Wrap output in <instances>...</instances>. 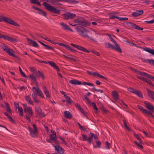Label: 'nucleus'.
<instances>
[{"label":"nucleus","mask_w":154,"mask_h":154,"mask_svg":"<svg viewBox=\"0 0 154 154\" xmlns=\"http://www.w3.org/2000/svg\"><path fill=\"white\" fill-rule=\"evenodd\" d=\"M76 29L78 33L81 36L84 37H87L94 42H97V41L95 39L92 37H90L88 35V33L89 32V31L87 30L86 29L80 28L77 27H76Z\"/></svg>","instance_id":"nucleus-1"},{"label":"nucleus","mask_w":154,"mask_h":154,"mask_svg":"<svg viewBox=\"0 0 154 154\" xmlns=\"http://www.w3.org/2000/svg\"><path fill=\"white\" fill-rule=\"evenodd\" d=\"M43 5L45 8L48 11L56 14H60V11L59 9L55 8L54 6L47 2H44Z\"/></svg>","instance_id":"nucleus-2"},{"label":"nucleus","mask_w":154,"mask_h":154,"mask_svg":"<svg viewBox=\"0 0 154 154\" xmlns=\"http://www.w3.org/2000/svg\"><path fill=\"white\" fill-rule=\"evenodd\" d=\"M74 22L78 23L79 25H81V27L83 26H88L91 24V23L86 20L82 17H80L74 20Z\"/></svg>","instance_id":"nucleus-3"},{"label":"nucleus","mask_w":154,"mask_h":154,"mask_svg":"<svg viewBox=\"0 0 154 154\" xmlns=\"http://www.w3.org/2000/svg\"><path fill=\"white\" fill-rule=\"evenodd\" d=\"M2 21L9 23L15 26H20V25L15 21L12 20L9 18L5 17L3 15L0 16V22Z\"/></svg>","instance_id":"nucleus-4"},{"label":"nucleus","mask_w":154,"mask_h":154,"mask_svg":"<svg viewBox=\"0 0 154 154\" xmlns=\"http://www.w3.org/2000/svg\"><path fill=\"white\" fill-rule=\"evenodd\" d=\"M2 48L10 56H12L14 57L15 58L18 60L20 59L18 57L16 56L14 53V51L13 49L8 48L7 46L4 45L2 46Z\"/></svg>","instance_id":"nucleus-5"},{"label":"nucleus","mask_w":154,"mask_h":154,"mask_svg":"<svg viewBox=\"0 0 154 154\" xmlns=\"http://www.w3.org/2000/svg\"><path fill=\"white\" fill-rule=\"evenodd\" d=\"M63 18L66 20L73 19L76 17V14L70 12H66L62 15Z\"/></svg>","instance_id":"nucleus-6"},{"label":"nucleus","mask_w":154,"mask_h":154,"mask_svg":"<svg viewBox=\"0 0 154 154\" xmlns=\"http://www.w3.org/2000/svg\"><path fill=\"white\" fill-rule=\"evenodd\" d=\"M0 38H2L5 40H7L11 42H16L17 40V39L7 35H2L0 33Z\"/></svg>","instance_id":"nucleus-7"},{"label":"nucleus","mask_w":154,"mask_h":154,"mask_svg":"<svg viewBox=\"0 0 154 154\" xmlns=\"http://www.w3.org/2000/svg\"><path fill=\"white\" fill-rule=\"evenodd\" d=\"M137 107L138 109L143 113L149 115L151 116L153 118H154V116L150 111L146 109H144L143 107L141 106L140 105L138 104L137 105Z\"/></svg>","instance_id":"nucleus-8"},{"label":"nucleus","mask_w":154,"mask_h":154,"mask_svg":"<svg viewBox=\"0 0 154 154\" xmlns=\"http://www.w3.org/2000/svg\"><path fill=\"white\" fill-rule=\"evenodd\" d=\"M59 144H56V145H55L53 143H52V145L54 147L55 150L59 154H63L64 152V149L59 146Z\"/></svg>","instance_id":"nucleus-9"},{"label":"nucleus","mask_w":154,"mask_h":154,"mask_svg":"<svg viewBox=\"0 0 154 154\" xmlns=\"http://www.w3.org/2000/svg\"><path fill=\"white\" fill-rule=\"evenodd\" d=\"M106 45H107V47L108 48H110L112 49H115L120 53H121L122 52V50L119 45L118 46L115 45L116 47H115L113 45H111L109 43H106Z\"/></svg>","instance_id":"nucleus-10"},{"label":"nucleus","mask_w":154,"mask_h":154,"mask_svg":"<svg viewBox=\"0 0 154 154\" xmlns=\"http://www.w3.org/2000/svg\"><path fill=\"white\" fill-rule=\"evenodd\" d=\"M144 104L146 105V107L151 112H154V108L153 105L148 101H145Z\"/></svg>","instance_id":"nucleus-11"},{"label":"nucleus","mask_w":154,"mask_h":154,"mask_svg":"<svg viewBox=\"0 0 154 154\" xmlns=\"http://www.w3.org/2000/svg\"><path fill=\"white\" fill-rule=\"evenodd\" d=\"M51 133H53L50 136V139L52 140H53L55 144H59V143L58 141L57 138L56 132H54L52 130H51Z\"/></svg>","instance_id":"nucleus-12"},{"label":"nucleus","mask_w":154,"mask_h":154,"mask_svg":"<svg viewBox=\"0 0 154 154\" xmlns=\"http://www.w3.org/2000/svg\"><path fill=\"white\" fill-rule=\"evenodd\" d=\"M137 73L141 75H144L153 81L154 80V77L145 72H142L140 71H137Z\"/></svg>","instance_id":"nucleus-13"},{"label":"nucleus","mask_w":154,"mask_h":154,"mask_svg":"<svg viewBox=\"0 0 154 154\" xmlns=\"http://www.w3.org/2000/svg\"><path fill=\"white\" fill-rule=\"evenodd\" d=\"M35 112H37L39 115V116L41 117H43L45 116V115L44 114L41 108L40 107H36L35 108Z\"/></svg>","instance_id":"nucleus-14"},{"label":"nucleus","mask_w":154,"mask_h":154,"mask_svg":"<svg viewBox=\"0 0 154 154\" xmlns=\"http://www.w3.org/2000/svg\"><path fill=\"white\" fill-rule=\"evenodd\" d=\"M89 135L90 136L89 137L88 140H89V141L90 142V144L91 143L93 144V142L92 140V138H93L95 140H97V139H98V137L97 136L95 135L94 134L92 133H90Z\"/></svg>","instance_id":"nucleus-15"},{"label":"nucleus","mask_w":154,"mask_h":154,"mask_svg":"<svg viewBox=\"0 0 154 154\" xmlns=\"http://www.w3.org/2000/svg\"><path fill=\"white\" fill-rule=\"evenodd\" d=\"M143 11L142 10H137L132 13V16L134 17H136L143 14Z\"/></svg>","instance_id":"nucleus-16"},{"label":"nucleus","mask_w":154,"mask_h":154,"mask_svg":"<svg viewBox=\"0 0 154 154\" xmlns=\"http://www.w3.org/2000/svg\"><path fill=\"white\" fill-rule=\"evenodd\" d=\"M60 25L62 27V29L65 30H68L72 32H73V31L72 30L69 26L64 23L61 22L60 23Z\"/></svg>","instance_id":"nucleus-17"},{"label":"nucleus","mask_w":154,"mask_h":154,"mask_svg":"<svg viewBox=\"0 0 154 154\" xmlns=\"http://www.w3.org/2000/svg\"><path fill=\"white\" fill-rule=\"evenodd\" d=\"M48 63L54 68L57 71H59L60 69L59 67L54 62L52 61H48Z\"/></svg>","instance_id":"nucleus-18"},{"label":"nucleus","mask_w":154,"mask_h":154,"mask_svg":"<svg viewBox=\"0 0 154 154\" xmlns=\"http://www.w3.org/2000/svg\"><path fill=\"white\" fill-rule=\"evenodd\" d=\"M27 39L28 41L29 42V44H32V45L33 47L36 48H38L39 47L38 44L35 41L31 40L30 39L28 38H27Z\"/></svg>","instance_id":"nucleus-19"},{"label":"nucleus","mask_w":154,"mask_h":154,"mask_svg":"<svg viewBox=\"0 0 154 154\" xmlns=\"http://www.w3.org/2000/svg\"><path fill=\"white\" fill-rule=\"evenodd\" d=\"M143 50L154 56V49L149 48L145 47L143 48Z\"/></svg>","instance_id":"nucleus-20"},{"label":"nucleus","mask_w":154,"mask_h":154,"mask_svg":"<svg viewBox=\"0 0 154 154\" xmlns=\"http://www.w3.org/2000/svg\"><path fill=\"white\" fill-rule=\"evenodd\" d=\"M36 87L37 88L36 89V92L38 96H40L42 98H44V96L41 90L39 89L38 86H36Z\"/></svg>","instance_id":"nucleus-21"},{"label":"nucleus","mask_w":154,"mask_h":154,"mask_svg":"<svg viewBox=\"0 0 154 154\" xmlns=\"http://www.w3.org/2000/svg\"><path fill=\"white\" fill-rule=\"evenodd\" d=\"M69 82L73 85H81L82 82H81L79 81L76 79H73L70 80L69 81Z\"/></svg>","instance_id":"nucleus-22"},{"label":"nucleus","mask_w":154,"mask_h":154,"mask_svg":"<svg viewBox=\"0 0 154 154\" xmlns=\"http://www.w3.org/2000/svg\"><path fill=\"white\" fill-rule=\"evenodd\" d=\"M64 114L65 117L68 119H71L72 116V114L69 111H65L64 112Z\"/></svg>","instance_id":"nucleus-23"},{"label":"nucleus","mask_w":154,"mask_h":154,"mask_svg":"<svg viewBox=\"0 0 154 154\" xmlns=\"http://www.w3.org/2000/svg\"><path fill=\"white\" fill-rule=\"evenodd\" d=\"M126 24L130 28L136 29L137 25L131 22H127Z\"/></svg>","instance_id":"nucleus-24"},{"label":"nucleus","mask_w":154,"mask_h":154,"mask_svg":"<svg viewBox=\"0 0 154 154\" xmlns=\"http://www.w3.org/2000/svg\"><path fill=\"white\" fill-rule=\"evenodd\" d=\"M38 42L40 43L41 45H42L45 47V48L46 49H48V50H52L53 51H55L54 49L52 47H50V46H49L48 45H46L44 43H43L40 41H38Z\"/></svg>","instance_id":"nucleus-25"},{"label":"nucleus","mask_w":154,"mask_h":154,"mask_svg":"<svg viewBox=\"0 0 154 154\" xmlns=\"http://www.w3.org/2000/svg\"><path fill=\"white\" fill-rule=\"evenodd\" d=\"M112 96L113 98L116 100H119V94L116 91H113L112 92Z\"/></svg>","instance_id":"nucleus-26"},{"label":"nucleus","mask_w":154,"mask_h":154,"mask_svg":"<svg viewBox=\"0 0 154 154\" xmlns=\"http://www.w3.org/2000/svg\"><path fill=\"white\" fill-rule=\"evenodd\" d=\"M30 136L33 137H37L36 134L38 133L37 130H32L30 132Z\"/></svg>","instance_id":"nucleus-27"},{"label":"nucleus","mask_w":154,"mask_h":154,"mask_svg":"<svg viewBox=\"0 0 154 154\" xmlns=\"http://www.w3.org/2000/svg\"><path fill=\"white\" fill-rule=\"evenodd\" d=\"M29 77L31 80L34 82L36 85V86H38V83L37 81L36 77L34 76L33 74L29 75Z\"/></svg>","instance_id":"nucleus-28"},{"label":"nucleus","mask_w":154,"mask_h":154,"mask_svg":"<svg viewBox=\"0 0 154 154\" xmlns=\"http://www.w3.org/2000/svg\"><path fill=\"white\" fill-rule=\"evenodd\" d=\"M95 142L96 143V145L93 144V147L94 148H100L101 147V142L98 140H96L95 141Z\"/></svg>","instance_id":"nucleus-29"},{"label":"nucleus","mask_w":154,"mask_h":154,"mask_svg":"<svg viewBox=\"0 0 154 154\" xmlns=\"http://www.w3.org/2000/svg\"><path fill=\"white\" fill-rule=\"evenodd\" d=\"M25 99L26 101L29 104H33V101L31 100L29 95L25 96Z\"/></svg>","instance_id":"nucleus-30"},{"label":"nucleus","mask_w":154,"mask_h":154,"mask_svg":"<svg viewBox=\"0 0 154 154\" xmlns=\"http://www.w3.org/2000/svg\"><path fill=\"white\" fill-rule=\"evenodd\" d=\"M76 48L78 50H81L85 52L89 53L90 52L88 50L85 48L79 45H78L77 47Z\"/></svg>","instance_id":"nucleus-31"},{"label":"nucleus","mask_w":154,"mask_h":154,"mask_svg":"<svg viewBox=\"0 0 154 154\" xmlns=\"http://www.w3.org/2000/svg\"><path fill=\"white\" fill-rule=\"evenodd\" d=\"M146 89L147 93L149 97L151 99H152L154 97V92L153 91H152L149 90L147 88Z\"/></svg>","instance_id":"nucleus-32"},{"label":"nucleus","mask_w":154,"mask_h":154,"mask_svg":"<svg viewBox=\"0 0 154 154\" xmlns=\"http://www.w3.org/2000/svg\"><path fill=\"white\" fill-rule=\"evenodd\" d=\"M25 112H28L29 115L32 116L33 115V112L32 110V108L30 106H28L26 109V111H24Z\"/></svg>","instance_id":"nucleus-33"},{"label":"nucleus","mask_w":154,"mask_h":154,"mask_svg":"<svg viewBox=\"0 0 154 154\" xmlns=\"http://www.w3.org/2000/svg\"><path fill=\"white\" fill-rule=\"evenodd\" d=\"M43 89L46 97L48 98H50V95L49 92L47 89V88L45 86H43Z\"/></svg>","instance_id":"nucleus-34"},{"label":"nucleus","mask_w":154,"mask_h":154,"mask_svg":"<svg viewBox=\"0 0 154 154\" xmlns=\"http://www.w3.org/2000/svg\"><path fill=\"white\" fill-rule=\"evenodd\" d=\"M5 104L6 107V111L9 113H11V109L10 108V106L8 103L7 102H5Z\"/></svg>","instance_id":"nucleus-35"},{"label":"nucleus","mask_w":154,"mask_h":154,"mask_svg":"<svg viewBox=\"0 0 154 154\" xmlns=\"http://www.w3.org/2000/svg\"><path fill=\"white\" fill-rule=\"evenodd\" d=\"M32 98L33 99L35 102L38 103L39 102V100L38 99L36 94L34 93L33 94H32Z\"/></svg>","instance_id":"nucleus-36"},{"label":"nucleus","mask_w":154,"mask_h":154,"mask_svg":"<svg viewBox=\"0 0 154 154\" xmlns=\"http://www.w3.org/2000/svg\"><path fill=\"white\" fill-rule=\"evenodd\" d=\"M82 135L83 138L82 140L84 141H87L89 144H90V142L88 140L89 137L87 138V136L84 134H82Z\"/></svg>","instance_id":"nucleus-37"},{"label":"nucleus","mask_w":154,"mask_h":154,"mask_svg":"<svg viewBox=\"0 0 154 154\" xmlns=\"http://www.w3.org/2000/svg\"><path fill=\"white\" fill-rule=\"evenodd\" d=\"M107 35L109 37L111 41L113 42L115 45H116L117 46H118L119 45L117 44L116 41L109 34H107Z\"/></svg>","instance_id":"nucleus-38"},{"label":"nucleus","mask_w":154,"mask_h":154,"mask_svg":"<svg viewBox=\"0 0 154 154\" xmlns=\"http://www.w3.org/2000/svg\"><path fill=\"white\" fill-rule=\"evenodd\" d=\"M134 94L137 95L139 97H143V95L142 93L139 91H138L137 90H136L135 92H134Z\"/></svg>","instance_id":"nucleus-39"},{"label":"nucleus","mask_w":154,"mask_h":154,"mask_svg":"<svg viewBox=\"0 0 154 154\" xmlns=\"http://www.w3.org/2000/svg\"><path fill=\"white\" fill-rule=\"evenodd\" d=\"M65 98L66 100L67 103L70 104L72 102V100L69 96H67Z\"/></svg>","instance_id":"nucleus-40"},{"label":"nucleus","mask_w":154,"mask_h":154,"mask_svg":"<svg viewBox=\"0 0 154 154\" xmlns=\"http://www.w3.org/2000/svg\"><path fill=\"white\" fill-rule=\"evenodd\" d=\"M57 44L60 46H62L64 47L65 48H67V49L69 46L68 45H66L62 43H59L58 42H57Z\"/></svg>","instance_id":"nucleus-41"},{"label":"nucleus","mask_w":154,"mask_h":154,"mask_svg":"<svg viewBox=\"0 0 154 154\" xmlns=\"http://www.w3.org/2000/svg\"><path fill=\"white\" fill-rule=\"evenodd\" d=\"M38 72L39 73L38 78L41 77L43 80H44L45 77L42 72H40L39 70H38Z\"/></svg>","instance_id":"nucleus-42"},{"label":"nucleus","mask_w":154,"mask_h":154,"mask_svg":"<svg viewBox=\"0 0 154 154\" xmlns=\"http://www.w3.org/2000/svg\"><path fill=\"white\" fill-rule=\"evenodd\" d=\"M38 14H40L42 15L45 17H46L47 15V14L43 11L40 9V10L39 11Z\"/></svg>","instance_id":"nucleus-43"},{"label":"nucleus","mask_w":154,"mask_h":154,"mask_svg":"<svg viewBox=\"0 0 154 154\" xmlns=\"http://www.w3.org/2000/svg\"><path fill=\"white\" fill-rule=\"evenodd\" d=\"M105 142L106 143L105 148L107 149H109L110 148V143L107 141H106Z\"/></svg>","instance_id":"nucleus-44"},{"label":"nucleus","mask_w":154,"mask_h":154,"mask_svg":"<svg viewBox=\"0 0 154 154\" xmlns=\"http://www.w3.org/2000/svg\"><path fill=\"white\" fill-rule=\"evenodd\" d=\"M79 110L86 117H87V113L82 108H81L80 109H79Z\"/></svg>","instance_id":"nucleus-45"},{"label":"nucleus","mask_w":154,"mask_h":154,"mask_svg":"<svg viewBox=\"0 0 154 154\" xmlns=\"http://www.w3.org/2000/svg\"><path fill=\"white\" fill-rule=\"evenodd\" d=\"M19 70H20V73H21V74L23 75V76L25 78H26L27 77H26V75L25 74V73L23 72L22 70L21 69L20 66H19Z\"/></svg>","instance_id":"nucleus-46"},{"label":"nucleus","mask_w":154,"mask_h":154,"mask_svg":"<svg viewBox=\"0 0 154 154\" xmlns=\"http://www.w3.org/2000/svg\"><path fill=\"white\" fill-rule=\"evenodd\" d=\"M136 90V89L133 88L131 87H130L128 88V90L129 91V92L134 94V92H135Z\"/></svg>","instance_id":"nucleus-47"},{"label":"nucleus","mask_w":154,"mask_h":154,"mask_svg":"<svg viewBox=\"0 0 154 154\" xmlns=\"http://www.w3.org/2000/svg\"><path fill=\"white\" fill-rule=\"evenodd\" d=\"M146 82H145L147 83L149 85H151L152 87H154V85L152 83L151 81L148 80L147 79H146Z\"/></svg>","instance_id":"nucleus-48"},{"label":"nucleus","mask_w":154,"mask_h":154,"mask_svg":"<svg viewBox=\"0 0 154 154\" xmlns=\"http://www.w3.org/2000/svg\"><path fill=\"white\" fill-rule=\"evenodd\" d=\"M60 139L62 141V143H63V144L65 145L66 146H67V143L63 138L61 137H60Z\"/></svg>","instance_id":"nucleus-49"},{"label":"nucleus","mask_w":154,"mask_h":154,"mask_svg":"<svg viewBox=\"0 0 154 154\" xmlns=\"http://www.w3.org/2000/svg\"><path fill=\"white\" fill-rule=\"evenodd\" d=\"M63 56L64 57H65V58L69 59L70 60H73L74 61L76 62V61H77V60H76V59H74L73 58L70 57H67V56H66V55H64V54L63 55Z\"/></svg>","instance_id":"nucleus-50"},{"label":"nucleus","mask_w":154,"mask_h":154,"mask_svg":"<svg viewBox=\"0 0 154 154\" xmlns=\"http://www.w3.org/2000/svg\"><path fill=\"white\" fill-rule=\"evenodd\" d=\"M92 89L96 91L99 92L101 93H103V91L102 90L96 89L94 87L92 88Z\"/></svg>","instance_id":"nucleus-51"},{"label":"nucleus","mask_w":154,"mask_h":154,"mask_svg":"<svg viewBox=\"0 0 154 154\" xmlns=\"http://www.w3.org/2000/svg\"><path fill=\"white\" fill-rule=\"evenodd\" d=\"M78 124L79 126L80 129L81 130L84 131L85 130V129L84 128V127L82 126L79 122L78 123Z\"/></svg>","instance_id":"nucleus-52"},{"label":"nucleus","mask_w":154,"mask_h":154,"mask_svg":"<svg viewBox=\"0 0 154 154\" xmlns=\"http://www.w3.org/2000/svg\"><path fill=\"white\" fill-rule=\"evenodd\" d=\"M134 143L136 144V145L140 147L141 149H143V147L142 145L141 144H140L137 143L136 141L134 142Z\"/></svg>","instance_id":"nucleus-53"},{"label":"nucleus","mask_w":154,"mask_h":154,"mask_svg":"<svg viewBox=\"0 0 154 154\" xmlns=\"http://www.w3.org/2000/svg\"><path fill=\"white\" fill-rule=\"evenodd\" d=\"M91 52H92V53L96 54V55L99 56H100V54H99V53L97 52L96 51L94 50H92L91 51Z\"/></svg>","instance_id":"nucleus-54"},{"label":"nucleus","mask_w":154,"mask_h":154,"mask_svg":"<svg viewBox=\"0 0 154 154\" xmlns=\"http://www.w3.org/2000/svg\"><path fill=\"white\" fill-rule=\"evenodd\" d=\"M137 78L143 81L146 82V79L144 77H141L138 76Z\"/></svg>","instance_id":"nucleus-55"},{"label":"nucleus","mask_w":154,"mask_h":154,"mask_svg":"<svg viewBox=\"0 0 154 154\" xmlns=\"http://www.w3.org/2000/svg\"><path fill=\"white\" fill-rule=\"evenodd\" d=\"M68 50H69L71 51H72L74 53H76L77 51L75 50V49H73L72 48L70 47V46H69L68 49Z\"/></svg>","instance_id":"nucleus-56"},{"label":"nucleus","mask_w":154,"mask_h":154,"mask_svg":"<svg viewBox=\"0 0 154 154\" xmlns=\"http://www.w3.org/2000/svg\"><path fill=\"white\" fill-rule=\"evenodd\" d=\"M84 97L88 101V103H91V100L89 99L86 96V95H84Z\"/></svg>","instance_id":"nucleus-57"},{"label":"nucleus","mask_w":154,"mask_h":154,"mask_svg":"<svg viewBox=\"0 0 154 154\" xmlns=\"http://www.w3.org/2000/svg\"><path fill=\"white\" fill-rule=\"evenodd\" d=\"M33 73L36 77L38 78L39 73L38 72V71H37L36 70L35 72H34Z\"/></svg>","instance_id":"nucleus-58"},{"label":"nucleus","mask_w":154,"mask_h":154,"mask_svg":"<svg viewBox=\"0 0 154 154\" xmlns=\"http://www.w3.org/2000/svg\"><path fill=\"white\" fill-rule=\"evenodd\" d=\"M33 73L36 77L38 78L39 73L38 72V71H37L36 70L35 72H34Z\"/></svg>","instance_id":"nucleus-59"},{"label":"nucleus","mask_w":154,"mask_h":154,"mask_svg":"<svg viewBox=\"0 0 154 154\" xmlns=\"http://www.w3.org/2000/svg\"><path fill=\"white\" fill-rule=\"evenodd\" d=\"M38 0H30V2L32 4H36Z\"/></svg>","instance_id":"nucleus-60"},{"label":"nucleus","mask_w":154,"mask_h":154,"mask_svg":"<svg viewBox=\"0 0 154 154\" xmlns=\"http://www.w3.org/2000/svg\"><path fill=\"white\" fill-rule=\"evenodd\" d=\"M134 135L135 136V137L137 139V140L140 141V143H141V138L139 136L135 134H134Z\"/></svg>","instance_id":"nucleus-61"},{"label":"nucleus","mask_w":154,"mask_h":154,"mask_svg":"<svg viewBox=\"0 0 154 154\" xmlns=\"http://www.w3.org/2000/svg\"><path fill=\"white\" fill-rule=\"evenodd\" d=\"M79 2V1H75V0H70V3H71L74 4H77Z\"/></svg>","instance_id":"nucleus-62"},{"label":"nucleus","mask_w":154,"mask_h":154,"mask_svg":"<svg viewBox=\"0 0 154 154\" xmlns=\"http://www.w3.org/2000/svg\"><path fill=\"white\" fill-rule=\"evenodd\" d=\"M148 60L149 61V63L150 64H151L154 66V60L152 59H148Z\"/></svg>","instance_id":"nucleus-63"},{"label":"nucleus","mask_w":154,"mask_h":154,"mask_svg":"<svg viewBox=\"0 0 154 154\" xmlns=\"http://www.w3.org/2000/svg\"><path fill=\"white\" fill-rule=\"evenodd\" d=\"M145 22L147 23L152 24L154 23V19L150 21H145Z\"/></svg>","instance_id":"nucleus-64"}]
</instances>
